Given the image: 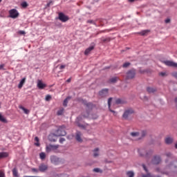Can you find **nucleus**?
I'll use <instances>...</instances> for the list:
<instances>
[{"label": "nucleus", "instance_id": "13", "mask_svg": "<svg viewBox=\"0 0 177 177\" xmlns=\"http://www.w3.org/2000/svg\"><path fill=\"white\" fill-rule=\"evenodd\" d=\"M39 171L40 172H45V171H48V165L45 164H41L39 166Z\"/></svg>", "mask_w": 177, "mask_h": 177}, {"label": "nucleus", "instance_id": "27", "mask_svg": "<svg viewBox=\"0 0 177 177\" xmlns=\"http://www.w3.org/2000/svg\"><path fill=\"white\" fill-rule=\"evenodd\" d=\"M146 135H147V131L146 130L142 131L140 133V139H142V138H145V136H146Z\"/></svg>", "mask_w": 177, "mask_h": 177}, {"label": "nucleus", "instance_id": "16", "mask_svg": "<svg viewBox=\"0 0 177 177\" xmlns=\"http://www.w3.org/2000/svg\"><path fill=\"white\" fill-rule=\"evenodd\" d=\"M93 49H95V45L93 46H91L90 47H88V48H86L84 51V55L86 56L88 55H89L91 53V52H92V50H93Z\"/></svg>", "mask_w": 177, "mask_h": 177}, {"label": "nucleus", "instance_id": "45", "mask_svg": "<svg viewBox=\"0 0 177 177\" xmlns=\"http://www.w3.org/2000/svg\"><path fill=\"white\" fill-rule=\"evenodd\" d=\"M31 171H32V172H35L36 174H38V172H39V169H36V168H32Z\"/></svg>", "mask_w": 177, "mask_h": 177}, {"label": "nucleus", "instance_id": "23", "mask_svg": "<svg viewBox=\"0 0 177 177\" xmlns=\"http://www.w3.org/2000/svg\"><path fill=\"white\" fill-rule=\"evenodd\" d=\"M100 149L99 148H95L93 150V157L96 158V157H99L100 156Z\"/></svg>", "mask_w": 177, "mask_h": 177}, {"label": "nucleus", "instance_id": "8", "mask_svg": "<svg viewBox=\"0 0 177 177\" xmlns=\"http://www.w3.org/2000/svg\"><path fill=\"white\" fill-rule=\"evenodd\" d=\"M151 162L154 165H158V164H160V162H161V156H160L158 155L154 156L151 160Z\"/></svg>", "mask_w": 177, "mask_h": 177}, {"label": "nucleus", "instance_id": "12", "mask_svg": "<svg viewBox=\"0 0 177 177\" xmlns=\"http://www.w3.org/2000/svg\"><path fill=\"white\" fill-rule=\"evenodd\" d=\"M82 136V133H81V131L76 132L75 139L80 143H82V138H81Z\"/></svg>", "mask_w": 177, "mask_h": 177}, {"label": "nucleus", "instance_id": "9", "mask_svg": "<svg viewBox=\"0 0 177 177\" xmlns=\"http://www.w3.org/2000/svg\"><path fill=\"white\" fill-rule=\"evenodd\" d=\"M133 113H134L133 109H129L124 111L122 117H123V118L127 119L129 117V115H131V114H133Z\"/></svg>", "mask_w": 177, "mask_h": 177}, {"label": "nucleus", "instance_id": "24", "mask_svg": "<svg viewBox=\"0 0 177 177\" xmlns=\"http://www.w3.org/2000/svg\"><path fill=\"white\" fill-rule=\"evenodd\" d=\"M9 154L8 152H0V160H2V158H6Z\"/></svg>", "mask_w": 177, "mask_h": 177}, {"label": "nucleus", "instance_id": "39", "mask_svg": "<svg viewBox=\"0 0 177 177\" xmlns=\"http://www.w3.org/2000/svg\"><path fill=\"white\" fill-rule=\"evenodd\" d=\"M55 177H68L66 174H55Z\"/></svg>", "mask_w": 177, "mask_h": 177}, {"label": "nucleus", "instance_id": "29", "mask_svg": "<svg viewBox=\"0 0 177 177\" xmlns=\"http://www.w3.org/2000/svg\"><path fill=\"white\" fill-rule=\"evenodd\" d=\"M149 32H150V30H142V31L138 32V34H140V35H147V34H149Z\"/></svg>", "mask_w": 177, "mask_h": 177}, {"label": "nucleus", "instance_id": "4", "mask_svg": "<svg viewBox=\"0 0 177 177\" xmlns=\"http://www.w3.org/2000/svg\"><path fill=\"white\" fill-rule=\"evenodd\" d=\"M136 75V70L134 68L129 70L126 73V79L133 80Z\"/></svg>", "mask_w": 177, "mask_h": 177}, {"label": "nucleus", "instance_id": "3", "mask_svg": "<svg viewBox=\"0 0 177 177\" xmlns=\"http://www.w3.org/2000/svg\"><path fill=\"white\" fill-rule=\"evenodd\" d=\"M138 153L141 157H146V158H149V157L151 156L153 154V151H147L145 149H140L138 150Z\"/></svg>", "mask_w": 177, "mask_h": 177}, {"label": "nucleus", "instance_id": "51", "mask_svg": "<svg viewBox=\"0 0 177 177\" xmlns=\"http://www.w3.org/2000/svg\"><path fill=\"white\" fill-rule=\"evenodd\" d=\"M19 34H21V35H24V34H26V32L24 30H20L19 32Z\"/></svg>", "mask_w": 177, "mask_h": 177}, {"label": "nucleus", "instance_id": "53", "mask_svg": "<svg viewBox=\"0 0 177 177\" xmlns=\"http://www.w3.org/2000/svg\"><path fill=\"white\" fill-rule=\"evenodd\" d=\"M160 75H161L162 77H165V75H167V73L162 72L160 73Z\"/></svg>", "mask_w": 177, "mask_h": 177}, {"label": "nucleus", "instance_id": "48", "mask_svg": "<svg viewBox=\"0 0 177 177\" xmlns=\"http://www.w3.org/2000/svg\"><path fill=\"white\" fill-rule=\"evenodd\" d=\"M63 142H66V139L64 138H61L59 139V143H63Z\"/></svg>", "mask_w": 177, "mask_h": 177}, {"label": "nucleus", "instance_id": "25", "mask_svg": "<svg viewBox=\"0 0 177 177\" xmlns=\"http://www.w3.org/2000/svg\"><path fill=\"white\" fill-rule=\"evenodd\" d=\"M0 121H1V122H3L4 124H8V120L1 113H0Z\"/></svg>", "mask_w": 177, "mask_h": 177}, {"label": "nucleus", "instance_id": "7", "mask_svg": "<svg viewBox=\"0 0 177 177\" xmlns=\"http://www.w3.org/2000/svg\"><path fill=\"white\" fill-rule=\"evenodd\" d=\"M10 17L11 19H17V17H19V12H17V10L16 9H12L9 11Z\"/></svg>", "mask_w": 177, "mask_h": 177}, {"label": "nucleus", "instance_id": "1", "mask_svg": "<svg viewBox=\"0 0 177 177\" xmlns=\"http://www.w3.org/2000/svg\"><path fill=\"white\" fill-rule=\"evenodd\" d=\"M156 171L164 175H171V174L177 175V160H174L173 162L167 165L165 170L160 171V168H156Z\"/></svg>", "mask_w": 177, "mask_h": 177}, {"label": "nucleus", "instance_id": "63", "mask_svg": "<svg viewBox=\"0 0 177 177\" xmlns=\"http://www.w3.org/2000/svg\"><path fill=\"white\" fill-rule=\"evenodd\" d=\"M50 3H52V1L49 2V3L47 4V6H50Z\"/></svg>", "mask_w": 177, "mask_h": 177}, {"label": "nucleus", "instance_id": "10", "mask_svg": "<svg viewBox=\"0 0 177 177\" xmlns=\"http://www.w3.org/2000/svg\"><path fill=\"white\" fill-rule=\"evenodd\" d=\"M164 64L168 66L169 67H175L177 68V63L172 61H165L163 62Z\"/></svg>", "mask_w": 177, "mask_h": 177}, {"label": "nucleus", "instance_id": "33", "mask_svg": "<svg viewBox=\"0 0 177 177\" xmlns=\"http://www.w3.org/2000/svg\"><path fill=\"white\" fill-rule=\"evenodd\" d=\"M53 150V148H52V145H48L46 147V151L47 153H50Z\"/></svg>", "mask_w": 177, "mask_h": 177}, {"label": "nucleus", "instance_id": "22", "mask_svg": "<svg viewBox=\"0 0 177 177\" xmlns=\"http://www.w3.org/2000/svg\"><path fill=\"white\" fill-rule=\"evenodd\" d=\"M115 104H127V100H122V99H117L115 100Z\"/></svg>", "mask_w": 177, "mask_h": 177}, {"label": "nucleus", "instance_id": "31", "mask_svg": "<svg viewBox=\"0 0 177 177\" xmlns=\"http://www.w3.org/2000/svg\"><path fill=\"white\" fill-rule=\"evenodd\" d=\"M19 109H21V110H23L24 113H25V114H29L30 113V111L26 108H24V106H21L19 107Z\"/></svg>", "mask_w": 177, "mask_h": 177}, {"label": "nucleus", "instance_id": "62", "mask_svg": "<svg viewBox=\"0 0 177 177\" xmlns=\"http://www.w3.org/2000/svg\"><path fill=\"white\" fill-rule=\"evenodd\" d=\"M102 32H106V30H101L100 31L99 34H102Z\"/></svg>", "mask_w": 177, "mask_h": 177}, {"label": "nucleus", "instance_id": "18", "mask_svg": "<svg viewBox=\"0 0 177 177\" xmlns=\"http://www.w3.org/2000/svg\"><path fill=\"white\" fill-rule=\"evenodd\" d=\"M37 87L39 88V89H44V88H46V84L42 83V81L38 80Z\"/></svg>", "mask_w": 177, "mask_h": 177}, {"label": "nucleus", "instance_id": "34", "mask_svg": "<svg viewBox=\"0 0 177 177\" xmlns=\"http://www.w3.org/2000/svg\"><path fill=\"white\" fill-rule=\"evenodd\" d=\"M127 175L128 177H133L135 176V173L133 171H127Z\"/></svg>", "mask_w": 177, "mask_h": 177}, {"label": "nucleus", "instance_id": "32", "mask_svg": "<svg viewBox=\"0 0 177 177\" xmlns=\"http://www.w3.org/2000/svg\"><path fill=\"white\" fill-rule=\"evenodd\" d=\"M101 41H102V42H110V41H111V39L110 37H102Z\"/></svg>", "mask_w": 177, "mask_h": 177}, {"label": "nucleus", "instance_id": "30", "mask_svg": "<svg viewBox=\"0 0 177 177\" xmlns=\"http://www.w3.org/2000/svg\"><path fill=\"white\" fill-rule=\"evenodd\" d=\"M71 97H66L63 102V106H64L65 107H67V104L68 103V100H70Z\"/></svg>", "mask_w": 177, "mask_h": 177}, {"label": "nucleus", "instance_id": "6", "mask_svg": "<svg viewBox=\"0 0 177 177\" xmlns=\"http://www.w3.org/2000/svg\"><path fill=\"white\" fill-rule=\"evenodd\" d=\"M58 19L60 21H62V23H66V21H68L69 20L68 17L65 15L63 12L59 13Z\"/></svg>", "mask_w": 177, "mask_h": 177}, {"label": "nucleus", "instance_id": "36", "mask_svg": "<svg viewBox=\"0 0 177 177\" xmlns=\"http://www.w3.org/2000/svg\"><path fill=\"white\" fill-rule=\"evenodd\" d=\"M63 113H64V109H62L60 110H59L57 112V115H63Z\"/></svg>", "mask_w": 177, "mask_h": 177}, {"label": "nucleus", "instance_id": "64", "mask_svg": "<svg viewBox=\"0 0 177 177\" xmlns=\"http://www.w3.org/2000/svg\"><path fill=\"white\" fill-rule=\"evenodd\" d=\"M32 176H24L23 177H32Z\"/></svg>", "mask_w": 177, "mask_h": 177}, {"label": "nucleus", "instance_id": "50", "mask_svg": "<svg viewBox=\"0 0 177 177\" xmlns=\"http://www.w3.org/2000/svg\"><path fill=\"white\" fill-rule=\"evenodd\" d=\"M142 168L146 172H148L147 167H146V165H142Z\"/></svg>", "mask_w": 177, "mask_h": 177}, {"label": "nucleus", "instance_id": "57", "mask_svg": "<svg viewBox=\"0 0 177 177\" xmlns=\"http://www.w3.org/2000/svg\"><path fill=\"white\" fill-rule=\"evenodd\" d=\"M35 142H39V138L38 137L35 138Z\"/></svg>", "mask_w": 177, "mask_h": 177}, {"label": "nucleus", "instance_id": "58", "mask_svg": "<svg viewBox=\"0 0 177 177\" xmlns=\"http://www.w3.org/2000/svg\"><path fill=\"white\" fill-rule=\"evenodd\" d=\"M3 67H5L4 64H1L0 65V70H2L3 68Z\"/></svg>", "mask_w": 177, "mask_h": 177}, {"label": "nucleus", "instance_id": "56", "mask_svg": "<svg viewBox=\"0 0 177 177\" xmlns=\"http://www.w3.org/2000/svg\"><path fill=\"white\" fill-rule=\"evenodd\" d=\"M174 102H175L176 107L177 109V97L175 98Z\"/></svg>", "mask_w": 177, "mask_h": 177}, {"label": "nucleus", "instance_id": "35", "mask_svg": "<svg viewBox=\"0 0 177 177\" xmlns=\"http://www.w3.org/2000/svg\"><path fill=\"white\" fill-rule=\"evenodd\" d=\"M39 157H40L41 160H44V158H46V154H45V153H44V152H41L39 154Z\"/></svg>", "mask_w": 177, "mask_h": 177}, {"label": "nucleus", "instance_id": "11", "mask_svg": "<svg viewBox=\"0 0 177 177\" xmlns=\"http://www.w3.org/2000/svg\"><path fill=\"white\" fill-rule=\"evenodd\" d=\"M99 95L101 96V97H106V96H109V89H102L99 92Z\"/></svg>", "mask_w": 177, "mask_h": 177}, {"label": "nucleus", "instance_id": "38", "mask_svg": "<svg viewBox=\"0 0 177 177\" xmlns=\"http://www.w3.org/2000/svg\"><path fill=\"white\" fill-rule=\"evenodd\" d=\"M77 127H79V128H82V129H85V125L82 124L79 122H77Z\"/></svg>", "mask_w": 177, "mask_h": 177}, {"label": "nucleus", "instance_id": "17", "mask_svg": "<svg viewBox=\"0 0 177 177\" xmlns=\"http://www.w3.org/2000/svg\"><path fill=\"white\" fill-rule=\"evenodd\" d=\"M111 102H113V97H109L108 100V107H109V111H111V113H113V114H115V111H113V109H111Z\"/></svg>", "mask_w": 177, "mask_h": 177}, {"label": "nucleus", "instance_id": "54", "mask_svg": "<svg viewBox=\"0 0 177 177\" xmlns=\"http://www.w3.org/2000/svg\"><path fill=\"white\" fill-rule=\"evenodd\" d=\"M59 68H60V70H62L63 68H66V65H61Z\"/></svg>", "mask_w": 177, "mask_h": 177}, {"label": "nucleus", "instance_id": "44", "mask_svg": "<svg viewBox=\"0 0 177 177\" xmlns=\"http://www.w3.org/2000/svg\"><path fill=\"white\" fill-rule=\"evenodd\" d=\"M87 23H89L90 24H93L94 26H96V22L93 20H88Z\"/></svg>", "mask_w": 177, "mask_h": 177}, {"label": "nucleus", "instance_id": "15", "mask_svg": "<svg viewBox=\"0 0 177 177\" xmlns=\"http://www.w3.org/2000/svg\"><path fill=\"white\" fill-rule=\"evenodd\" d=\"M130 135L132 138H136V140H140V133L139 132H131Z\"/></svg>", "mask_w": 177, "mask_h": 177}, {"label": "nucleus", "instance_id": "46", "mask_svg": "<svg viewBox=\"0 0 177 177\" xmlns=\"http://www.w3.org/2000/svg\"><path fill=\"white\" fill-rule=\"evenodd\" d=\"M51 147L53 148V150H56L57 149H59V145H51Z\"/></svg>", "mask_w": 177, "mask_h": 177}, {"label": "nucleus", "instance_id": "5", "mask_svg": "<svg viewBox=\"0 0 177 177\" xmlns=\"http://www.w3.org/2000/svg\"><path fill=\"white\" fill-rule=\"evenodd\" d=\"M50 162L52 164H54V165H59L62 162V160H60L57 156H51L50 158Z\"/></svg>", "mask_w": 177, "mask_h": 177}, {"label": "nucleus", "instance_id": "37", "mask_svg": "<svg viewBox=\"0 0 177 177\" xmlns=\"http://www.w3.org/2000/svg\"><path fill=\"white\" fill-rule=\"evenodd\" d=\"M131 66V64L129 62H126L122 65L123 68H127V67H129Z\"/></svg>", "mask_w": 177, "mask_h": 177}, {"label": "nucleus", "instance_id": "60", "mask_svg": "<svg viewBox=\"0 0 177 177\" xmlns=\"http://www.w3.org/2000/svg\"><path fill=\"white\" fill-rule=\"evenodd\" d=\"M35 146H37V147H39V142H37L35 143Z\"/></svg>", "mask_w": 177, "mask_h": 177}, {"label": "nucleus", "instance_id": "52", "mask_svg": "<svg viewBox=\"0 0 177 177\" xmlns=\"http://www.w3.org/2000/svg\"><path fill=\"white\" fill-rule=\"evenodd\" d=\"M165 23H166V24H168V23H171V19H165Z\"/></svg>", "mask_w": 177, "mask_h": 177}, {"label": "nucleus", "instance_id": "40", "mask_svg": "<svg viewBox=\"0 0 177 177\" xmlns=\"http://www.w3.org/2000/svg\"><path fill=\"white\" fill-rule=\"evenodd\" d=\"M93 172H100V174H102L103 172V171H102L99 168H95V169H93Z\"/></svg>", "mask_w": 177, "mask_h": 177}, {"label": "nucleus", "instance_id": "19", "mask_svg": "<svg viewBox=\"0 0 177 177\" xmlns=\"http://www.w3.org/2000/svg\"><path fill=\"white\" fill-rule=\"evenodd\" d=\"M147 92L148 93H154V92H157V88L156 87H147Z\"/></svg>", "mask_w": 177, "mask_h": 177}, {"label": "nucleus", "instance_id": "55", "mask_svg": "<svg viewBox=\"0 0 177 177\" xmlns=\"http://www.w3.org/2000/svg\"><path fill=\"white\" fill-rule=\"evenodd\" d=\"M83 117H84V118H86L87 117H89V113H86V115H83Z\"/></svg>", "mask_w": 177, "mask_h": 177}, {"label": "nucleus", "instance_id": "21", "mask_svg": "<svg viewBox=\"0 0 177 177\" xmlns=\"http://www.w3.org/2000/svg\"><path fill=\"white\" fill-rule=\"evenodd\" d=\"M26 77H24L19 82V84H18V88L19 89H21L23 88V85H24V84H26Z\"/></svg>", "mask_w": 177, "mask_h": 177}, {"label": "nucleus", "instance_id": "20", "mask_svg": "<svg viewBox=\"0 0 177 177\" xmlns=\"http://www.w3.org/2000/svg\"><path fill=\"white\" fill-rule=\"evenodd\" d=\"M82 103L83 104H84V106L88 107V109H92V107H93V104H92L91 102H86V100H82Z\"/></svg>", "mask_w": 177, "mask_h": 177}, {"label": "nucleus", "instance_id": "42", "mask_svg": "<svg viewBox=\"0 0 177 177\" xmlns=\"http://www.w3.org/2000/svg\"><path fill=\"white\" fill-rule=\"evenodd\" d=\"M142 177H153L150 173H148L147 174H142Z\"/></svg>", "mask_w": 177, "mask_h": 177}, {"label": "nucleus", "instance_id": "43", "mask_svg": "<svg viewBox=\"0 0 177 177\" xmlns=\"http://www.w3.org/2000/svg\"><path fill=\"white\" fill-rule=\"evenodd\" d=\"M50 99H52V96H50V95H47L46 96V102H49V100H50Z\"/></svg>", "mask_w": 177, "mask_h": 177}, {"label": "nucleus", "instance_id": "26", "mask_svg": "<svg viewBox=\"0 0 177 177\" xmlns=\"http://www.w3.org/2000/svg\"><path fill=\"white\" fill-rule=\"evenodd\" d=\"M12 175L14 177H19V172L17 171V168H14L12 169Z\"/></svg>", "mask_w": 177, "mask_h": 177}, {"label": "nucleus", "instance_id": "59", "mask_svg": "<svg viewBox=\"0 0 177 177\" xmlns=\"http://www.w3.org/2000/svg\"><path fill=\"white\" fill-rule=\"evenodd\" d=\"M166 156H167V157H171V156H172V155L171 154V153H166Z\"/></svg>", "mask_w": 177, "mask_h": 177}, {"label": "nucleus", "instance_id": "49", "mask_svg": "<svg viewBox=\"0 0 177 177\" xmlns=\"http://www.w3.org/2000/svg\"><path fill=\"white\" fill-rule=\"evenodd\" d=\"M0 177H5V173L2 171H0Z\"/></svg>", "mask_w": 177, "mask_h": 177}, {"label": "nucleus", "instance_id": "2", "mask_svg": "<svg viewBox=\"0 0 177 177\" xmlns=\"http://www.w3.org/2000/svg\"><path fill=\"white\" fill-rule=\"evenodd\" d=\"M55 136H66V127L62 126L55 133Z\"/></svg>", "mask_w": 177, "mask_h": 177}, {"label": "nucleus", "instance_id": "14", "mask_svg": "<svg viewBox=\"0 0 177 177\" xmlns=\"http://www.w3.org/2000/svg\"><path fill=\"white\" fill-rule=\"evenodd\" d=\"M165 143H166V145H172V143H174V138L169 136L166 137L165 139Z\"/></svg>", "mask_w": 177, "mask_h": 177}, {"label": "nucleus", "instance_id": "28", "mask_svg": "<svg viewBox=\"0 0 177 177\" xmlns=\"http://www.w3.org/2000/svg\"><path fill=\"white\" fill-rule=\"evenodd\" d=\"M117 81H118V77H112L109 80V82H111V84H115Z\"/></svg>", "mask_w": 177, "mask_h": 177}, {"label": "nucleus", "instance_id": "61", "mask_svg": "<svg viewBox=\"0 0 177 177\" xmlns=\"http://www.w3.org/2000/svg\"><path fill=\"white\" fill-rule=\"evenodd\" d=\"M66 82H71V78H69L66 80Z\"/></svg>", "mask_w": 177, "mask_h": 177}, {"label": "nucleus", "instance_id": "41", "mask_svg": "<svg viewBox=\"0 0 177 177\" xmlns=\"http://www.w3.org/2000/svg\"><path fill=\"white\" fill-rule=\"evenodd\" d=\"M21 5L22 8H27V6H28V4L26 1H24L23 3H21Z\"/></svg>", "mask_w": 177, "mask_h": 177}, {"label": "nucleus", "instance_id": "47", "mask_svg": "<svg viewBox=\"0 0 177 177\" xmlns=\"http://www.w3.org/2000/svg\"><path fill=\"white\" fill-rule=\"evenodd\" d=\"M52 135H50L49 136H48V139H49V140H50V142H56V140H55V139H52Z\"/></svg>", "mask_w": 177, "mask_h": 177}]
</instances>
